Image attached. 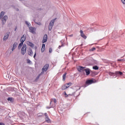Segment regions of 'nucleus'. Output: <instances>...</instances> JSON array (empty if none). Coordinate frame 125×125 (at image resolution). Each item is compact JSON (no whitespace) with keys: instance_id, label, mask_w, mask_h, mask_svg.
Returning a JSON list of instances; mask_svg holds the SVG:
<instances>
[{"instance_id":"8","label":"nucleus","mask_w":125,"mask_h":125,"mask_svg":"<svg viewBox=\"0 0 125 125\" xmlns=\"http://www.w3.org/2000/svg\"><path fill=\"white\" fill-rule=\"evenodd\" d=\"M29 32L32 33V34H36V30L37 29L35 27H29Z\"/></svg>"},{"instance_id":"44","label":"nucleus","mask_w":125,"mask_h":125,"mask_svg":"<svg viewBox=\"0 0 125 125\" xmlns=\"http://www.w3.org/2000/svg\"><path fill=\"white\" fill-rule=\"evenodd\" d=\"M41 74H42V72Z\"/></svg>"},{"instance_id":"30","label":"nucleus","mask_w":125,"mask_h":125,"mask_svg":"<svg viewBox=\"0 0 125 125\" xmlns=\"http://www.w3.org/2000/svg\"><path fill=\"white\" fill-rule=\"evenodd\" d=\"M96 49V48L95 47H93L91 49H90V51H94Z\"/></svg>"},{"instance_id":"16","label":"nucleus","mask_w":125,"mask_h":125,"mask_svg":"<svg viewBox=\"0 0 125 125\" xmlns=\"http://www.w3.org/2000/svg\"><path fill=\"white\" fill-rule=\"evenodd\" d=\"M27 44L31 47H33L34 46V44L31 42L27 41Z\"/></svg>"},{"instance_id":"22","label":"nucleus","mask_w":125,"mask_h":125,"mask_svg":"<svg viewBox=\"0 0 125 125\" xmlns=\"http://www.w3.org/2000/svg\"><path fill=\"white\" fill-rule=\"evenodd\" d=\"M51 102H54V103H56V102H57V101L56 100V99H52L51 100L50 104H51Z\"/></svg>"},{"instance_id":"29","label":"nucleus","mask_w":125,"mask_h":125,"mask_svg":"<svg viewBox=\"0 0 125 125\" xmlns=\"http://www.w3.org/2000/svg\"><path fill=\"white\" fill-rule=\"evenodd\" d=\"M63 94H64L65 97H68V96H69V95L67 94V93H66V92H64L63 93Z\"/></svg>"},{"instance_id":"43","label":"nucleus","mask_w":125,"mask_h":125,"mask_svg":"<svg viewBox=\"0 0 125 125\" xmlns=\"http://www.w3.org/2000/svg\"><path fill=\"white\" fill-rule=\"evenodd\" d=\"M73 35H71L70 36L72 37Z\"/></svg>"},{"instance_id":"38","label":"nucleus","mask_w":125,"mask_h":125,"mask_svg":"<svg viewBox=\"0 0 125 125\" xmlns=\"http://www.w3.org/2000/svg\"><path fill=\"white\" fill-rule=\"evenodd\" d=\"M63 46H62V45H60V46H59V48L60 49V48H61V47H63Z\"/></svg>"},{"instance_id":"40","label":"nucleus","mask_w":125,"mask_h":125,"mask_svg":"<svg viewBox=\"0 0 125 125\" xmlns=\"http://www.w3.org/2000/svg\"><path fill=\"white\" fill-rule=\"evenodd\" d=\"M17 30V26H15V31H16Z\"/></svg>"},{"instance_id":"5","label":"nucleus","mask_w":125,"mask_h":125,"mask_svg":"<svg viewBox=\"0 0 125 125\" xmlns=\"http://www.w3.org/2000/svg\"><path fill=\"white\" fill-rule=\"evenodd\" d=\"M7 19H8V17H7V15L4 16L2 18L1 23L2 24V25H4V24H5V23H6V21H7Z\"/></svg>"},{"instance_id":"17","label":"nucleus","mask_w":125,"mask_h":125,"mask_svg":"<svg viewBox=\"0 0 125 125\" xmlns=\"http://www.w3.org/2000/svg\"><path fill=\"white\" fill-rule=\"evenodd\" d=\"M17 46V43L15 42L13 44V47L12 48V51H13V50H14V49H15V48H16Z\"/></svg>"},{"instance_id":"14","label":"nucleus","mask_w":125,"mask_h":125,"mask_svg":"<svg viewBox=\"0 0 125 125\" xmlns=\"http://www.w3.org/2000/svg\"><path fill=\"white\" fill-rule=\"evenodd\" d=\"M28 54V55H29V56H33V54H34V52H33V50H32V49H30L29 50Z\"/></svg>"},{"instance_id":"33","label":"nucleus","mask_w":125,"mask_h":125,"mask_svg":"<svg viewBox=\"0 0 125 125\" xmlns=\"http://www.w3.org/2000/svg\"><path fill=\"white\" fill-rule=\"evenodd\" d=\"M49 52L50 53H51V52H52V48H49Z\"/></svg>"},{"instance_id":"26","label":"nucleus","mask_w":125,"mask_h":125,"mask_svg":"<svg viewBox=\"0 0 125 125\" xmlns=\"http://www.w3.org/2000/svg\"><path fill=\"white\" fill-rule=\"evenodd\" d=\"M93 70H98V69H99V67H98L97 65H95L93 66Z\"/></svg>"},{"instance_id":"11","label":"nucleus","mask_w":125,"mask_h":125,"mask_svg":"<svg viewBox=\"0 0 125 125\" xmlns=\"http://www.w3.org/2000/svg\"><path fill=\"white\" fill-rule=\"evenodd\" d=\"M80 33L81 37L85 40L86 39V36L84 34L83 31V30H80Z\"/></svg>"},{"instance_id":"32","label":"nucleus","mask_w":125,"mask_h":125,"mask_svg":"<svg viewBox=\"0 0 125 125\" xmlns=\"http://www.w3.org/2000/svg\"><path fill=\"white\" fill-rule=\"evenodd\" d=\"M63 41L62 40H61V44H62V46H64V44L63 43Z\"/></svg>"},{"instance_id":"13","label":"nucleus","mask_w":125,"mask_h":125,"mask_svg":"<svg viewBox=\"0 0 125 125\" xmlns=\"http://www.w3.org/2000/svg\"><path fill=\"white\" fill-rule=\"evenodd\" d=\"M94 81L92 80H88L86 82V84H91V83H93Z\"/></svg>"},{"instance_id":"42","label":"nucleus","mask_w":125,"mask_h":125,"mask_svg":"<svg viewBox=\"0 0 125 125\" xmlns=\"http://www.w3.org/2000/svg\"><path fill=\"white\" fill-rule=\"evenodd\" d=\"M47 109H50V107H47Z\"/></svg>"},{"instance_id":"6","label":"nucleus","mask_w":125,"mask_h":125,"mask_svg":"<svg viewBox=\"0 0 125 125\" xmlns=\"http://www.w3.org/2000/svg\"><path fill=\"white\" fill-rule=\"evenodd\" d=\"M9 37V32H7L3 38V41L4 42H6V41H7L8 40V38Z\"/></svg>"},{"instance_id":"34","label":"nucleus","mask_w":125,"mask_h":125,"mask_svg":"<svg viewBox=\"0 0 125 125\" xmlns=\"http://www.w3.org/2000/svg\"><path fill=\"white\" fill-rule=\"evenodd\" d=\"M37 56V52L36 51H35V53H34V58H36V56Z\"/></svg>"},{"instance_id":"7","label":"nucleus","mask_w":125,"mask_h":125,"mask_svg":"<svg viewBox=\"0 0 125 125\" xmlns=\"http://www.w3.org/2000/svg\"><path fill=\"white\" fill-rule=\"evenodd\" d=\"M49 67V64H46L42 68V72H46Z\"/></svg>"},{"instance_id":"28","label":"nucleus","mask_w":125,"mask_h":125,"mask_svg":"<svg viewBox=\"0 0 125 125\" xmlns=\"http://www.w3.org/2000/svg\"><path fill=\"white\" fill-rule=\"evenodd\" d=\"M117 61H121V62H125V59H118Z\"/></svg>"},{"instance_id":"15","label":"nucleus","mask_w":125,"mask_h":125,"mask_svg":"<svg viewBox=\"0 0 125 125\" xmlns=\"http://www.w3.org/2000/svg\"><path fill=\"white\" fill-rule=\"evenodd\" d=\"M69 87V86H67L66 84L63 85L62 86V90H65V89H67Z\"/></svg>"},{"instance_id":"12","label":"nucleus","mask_w":125,"mask_h":125,"mask_svg":"<svg viewBox=\"0 0 125 125\" xmlns=\"http://www.w3.org/2000/svg\"><path fill=\"white\" fill-rule=\"evenodd\" d=\"M86 76H88L90 74V69L89 68H85V71Z\"/></svg>"},{"instance_id":"41","label":"nucleus","mask_w":125,"mask_h":125,"mask_svg":"<svg viewBox=\"0 0 125 125\" xmlns=\"http://www.w3.org/2000/svg\"><path fill=\"white\" fill-rule=\"evenodd\" d=\"M37 24H38V25H41V22H38V23H37Z\"/></svg>"},{"instance_id":"2","label":"nucleus","mask_w":125,"mask_h":125,"mask_svg":"<svg viewBox=\"0 0 125 125\" xmlns=\"http://www.w3.org/2000/svg\"><path fill=\"white\" fill-rule=\"evenodd\" d=\"M55 20H56V18L52 20L49 23L48 26L49 31H51V30L52 29V27H53L54 25V22H55Z\"/></svg>"},{"instance_id":"24","label":"nucleus","mask_w":125,"mask_h":125,"mask_svg":"<svg viewBox=\"0 0 125 125\" xmlns=\"http://www.w3.org/2000/svg\"><path fill=\"white\" fill-rule=\"evenodd\" d=\"M23 43L22 42H21V43L19 44V46H18V49H20L21 47H22V45H23Z\"/></svg>"},{"instance_id":"25","label":"nucleus","mask_w":125,"mask_h":125,"mask_svg":"<svg viewBox=\"0 0 125 125\" xmlns=\"http://www.w3.org/2000/svg\"><path fill=\"white\" fill-rule=\"evenodd\" d=\"M25 24H26V25H27V26L30 28V27H31V23H30V22H28V21H25Z\"/></svg>"},{"instance_id":"36","label":"nucleus","mask_w":125,"mask_h":125,"mask_svg":"<svg viewBox=\"0 0 125 125\" xmlns=\"http://www.w3.org/2000/svg\"><path fill=\"white\" fill-rule=\"evenodd\" d=\"M121 1L123 4H125V0H121Z\"/></svg>"},{"instance_id":"35","label":"nucleus","mask_w":125,"mask_h":125,"mask_svg":"<svg viewBox=\"0 0 125 125\" xmlns=\"http://www.w3.org/2000/svg\"><path fill=\"white\" fill-rule=\"evenodd\" d=\"M8 101H12V98H8Z\"/></svg>"},{"instance_id":"37","label":"nucleus","mask_w":125,"mask_h":125,"mask_svg":"<svg viewBox=\"0 0 125 125\" xmlns=\"http://www.w3.org/2000/svg\"><path fill=\"white\" fill-rule=\"evenodd\" d=\"M44 115L46 118H48V116H47V113H45Z\"/></svg>"},{"instance_id":"4","label":"nucleus","mask_w":125,"mask_h":125,"mask_svg":"<svg viewBox=\"0 0 125 125\" xmlns=\"http://www.w3.org/2000/svg\"><path fill=\"white\" fill-rule=\"evenodd\" d=\"M78 71L80 73H84L85 70V67H83L82 66H79L77 67Z\"/></svg>"},{"instance_id":"21","label":"nucleus","mask_w":125,"mask_h":125,"mask_svg":"<svg viewBox=\"0 0 125 125\" xmlns=\"http://www.w3.org/2000/svg\"><path fill=\"white\" fill-rule=\"evenodd\" d=\"M40 77H41V74H39L36 78V79L34 80V83H37L38 81H39V79H40Z\"/></svg>"},{"instance_id":"20","label":"nucleus","mask_w":125,"mask_h":125,"mask_svg":"<svg viewBox=\"0 0 125 125\" xmlns=\"http://www.w3.org/2000/svg\"><path fill=\"white\" fill-rule=\"evenodd\" d=\"M45 48V44H42V52H44V49Z\"/></svg>"},{"instance_id":"23","label":"nucleus","mask_w":125,"mask_h":125,"mask_svg":"<svg viewBox=\"0 0 125 125\" xmlns=\"http://www.w3.org/2000/svg\"><path fill=\"white\" fill-rule=\"evenodd\" d=\"M67 75V73H65L63 76H62V80L65 81L66 80V75Z\"/></svg>"},{"instance_id":"10","label":"nucleus","mask_w":125,"mask_h":125,"mask_svg":"<svg viewBox=\"0 0 125 125\" xmlns=\"http://www.w3.org/2000/svg\"><path fill=\"white\" fill-rule=\"evenodd\" d=\"M20 41H21V42H22V43H24V42H25V41H26V36L23 35L21 37Z\"/></svg>"},{"instance_id":"9","label":"nucleus","mask_w":125,"mask_h":125,"mask_svg":"<svg viewBox=\"0 0 125 125\" xmlns=\"http://www.w3.org/2000/svg\"><path fill=\"white\" fill-rule=\"evenodd\" d=\"M47 42V35L45 34L42 39V43H44Z\"/></svg>"},{"instance_id":"27","label":"nucleus","mask_w":125,"mask_h":125,"mask_svg":"<svg viewBox=\"0 0 125 125\" xmlns=\"http://www.w3.org/2000/svg\"><path fill=\"white\" fill-rule=\"evenodd\" d=\"M45 120L47 123H49V122H50V119H49L48 117H47V118L46 117Z\"/></svg>"},{"instance_id":"1","label":"nucleus","mask_w":125,"mask_h":125,"mask_svg":"<svg viewBox=\"0 0 125 125\" xmlns=\"http://www.w3.org/2000/svg\"><path fill=\"white\" fill-rule=\"evenodd\" d=\"M108 74L110 76L114 77L115 76H122V75H123V72L121 71H116L115 73L109 72Z\"/></svg>"},{"instance_id":"31","label":"nucleus","mask_w":125,"mask_h":125,"mask_svg":"<svg viewBox=\"0 0 125 125\" xmlns=\"http://www.w3.org/2000/svg\"><path fill=\"white\" fill-rule=\"evenodd\" d=\"M66 84L67 85V86H68V87H70V86L72 85V83H66Z\"/></svg>"},{"instance_id":"3","label":"nucleus","mask_w":125,"mask_h":125,"mask_svg":"<svg viewBox=\"0 0 125 125\" xmlns=\"http://www.w3.org/2000/svg\"><path fill=\"white\" fill-rule=\"evenodd\" d=\"M27 50V45L24 44L21 49V53L22 55H24L26 53Z\"/></svg>"},{"instance_id":"18","label":"nucleus","mask_w":125,"mask_h":125,"mask_svg":"<svg viewBox=\"0 0 125 125\" xmlns=\"http://www.w3.org/2000/svg\"><path fill=\"white\" fill-rule=\"evenodd\" d=\"M74 89H75V90H76V91H77V90H80V89H81V86H75L74 88Z\"/></svg>"},{"instance_id":"39","label":"nucleus","mask_w":125,"mask_h":125,"mask_svg":"<svg viewBox=\"0 0 125 125\" xmlns=\"http://www.w3.org/2000/svg\"><path fill=\"white\" fill-rule=\"evenodd\" d=\"M0 125H5L3 123H0Z\"/></svg>"},{"instance_id":"19","label":"nucleus","mask_w":125,"mask_h":125,"mask_svg":"<svg viewBox=\"0 0 125 125\" xmlns=\"http://www.w3.org/2000/svg\"><path fill=\"white\" fill-rule=\"evenodd\" d=\"M4 12L2 11L1 12L0 15V19H2V18L4 16Z\"/></svg>"}]
</instances>
